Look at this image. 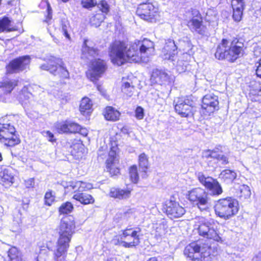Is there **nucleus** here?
Instances as JSON below:
<instances>
[{
  "label": "nucleus",
  "instance_id": "8fccbe9b",
  "mask_svg": "<svg viewBox=\"0 0 261 261\" xmlns=\"http://www.w3.org/2000/svg\"><path fill=\"white\" fill-rule=\"evenodd\" d=\"M41 5L46 6L47 7V18L49 19H50L52 17V10L50 6V4L47 0H43L41 3Z\"/></svg>",
  "mask_w": 261,
  "mask_h": 261
},
{
  "label": "nucleus",
  "instance_id": "6e6d98bb",
  "mask_svg": "<svg viewBox=\"0 0 261 261\" xmlns=\"http://www.w3.org/2000/svg\"><path fill=\"white\" fill-rule=\"evenodd\" d=\"M255 66L256 67V74L257 76L261 78V59L256 63Z\"/></svg>",
  "mask_w": 261,
  "mask_h": 261
},
{
  "label": "nucleus",
  "instance_id": "c85d7f7f",
  "mask_svg": "<svg viewBox=\"0 0 261 261\" xmlns=\"http://www.w3.org/2000/svg\"><path fill=\"white\" fill-rule=\"evenodd\" d=\"M15 133V128L10 124H0V140L1 139Z\"/></svg>",
  "mask_w": 261,
  "mask_h": 261
},
{
  "label": "nucleus",
  "instance_id": "de8ad7c7",
  "mask_svg": "<svg viewBox=\"0 0 261 261\" xmlns=\"http://www.w3.org/2000/svg\"><path fill=\"white\" fill-rule=\"evenodd\" d=\"M80 125L77 123L69 121V132L68 133H77L78 130H80Z\"/></svg>",
  "mask_w": 261,
  "mask_h": 261
},
{
  "label": "nucleus",
  "instance_id": "cd10ccee",
  "mask_svg": "<svg viewBox=\"0 0 261 261\" xmlns=\"http://www.w3.org/2000/svg\"><path fill=\"white\" fill-rule=\"evenodd\" d=\"M141 229L139 228H137L136 230H133L132 228L126 229L123 231L121 236L123 239H126L127 237L130 236L133 238L134 241H137L140 243L139 233Z\"/></svg>",
  "mask_w": 261,
  "mask_h": 261
},
{
  "label": "nucleus",
  "instance_id": "58836bf2",
  "mask_svg": "<svg viewBox=\"0 0 261 261\" xmlns=\"http://www.w3.org/2000/svg\"><path fill=\"white\" fill-rule=\"evenodd\" d=\"M48 252V248L44 247L40 249L39 253L35 255L32 261H45Z\"/></svg>",
  "mask_w": 261,
  "mask_h": 261
},
{
  "label": "nucleus",
  "instance_id": "13d9d810",
  "mask_svg": "<svg viewBox=\"0 0 261 261\" xmlns=\"http://www.w3.org/2000/svg\"><path fill=\"white\" fill-rule=\"evenodd\" d=\"M243 0H231L232 7L238 6L239 5H244Z\"/></svg>",
  "mask_w": 261,
  "mask_h": 261
},
{
  "label": "nucleus",
  "instance_id": "0eeeda50",
  "mask_svg": "<svg viewBox=\"0 0 261 261\" xmlns=\"http://www.w3.org/2000/svg\"><path fill=\"white\" fill-rule=\"evenodd\" d=\"M217 222L214 219L203 217L199 218L195 224L200 236L210 240L220 242L222 240L217 230Z\"/></svg>",
  "mask_w": 261,
  "mask_h": 261
},
{
  "label": "nucleus",
  "instance_id": "6ab92c4d",
  "mask_svg": "<svg viewBox=\"0 0 261 261\" xmlns=\"http://www.w3.org/2000/svg\"><path fill=\"white\" fill-rule=\"evenodd\" d=\"M222 147L218 146L213 150H207L203 152V156L207 159H214L219 161L223 165L228 164V157L227 155L222 154Z\"/></svg>",
  "mask_w": 261,
  "mask_h": 261
},
{
  "label": "nucleus",
  "instance_id": "f8f14e48",
  "mask_svg": "<svg viewBox=\"0 0 261 261\" xmlns=\"http://www.w3.org/2000/svg\"><path fill=\"white\" fill-rule=\"evenodd\" d=\"M136 14L141 19L150 22H155L160 17L158 8L149 3L140 4Z\"/></svg>",
  "mask_w": 261,
  "mask_h": 261
},
{
  "label": "nucleus",
  "instance_id": "f3484780",
  "mask_svg": "<svg viewBox=\"0 0 261 261\" xmlns=\"http://www.w3.org/2000/svg\"><path fill=\"white\" fill-rule=\"evenodd\" d=\"M116 147H112L109 152L108 158L106 161V169L108 172L112 175H116L119 173V169L117 167L118 161Z\"/></svg>",
  "mask_w": 261,
  "mask_h": 261
},
{
  "label": "nucleus",
  "instance_id": "bb28decb",
  "mask_svg": "<svg viewBox=\"0 0 261 261\" xmlns=\"http://www.w3.org/2000/svg\"><path fill=\"white\" fill-rule=\"evenodd\" d=\"M17 85V81L15 80H6L2 83L1 88L6 93V96L8 98L11 91Z\"/></svg>",
  "mask_w": 261,
  "mask_h": 261
},
{
  "label": "nucleus",
  "instance_id": "5fc2aeb1",
  "mask_svg": "<svg viewBox=\"0 0 261 261\" xmlns=\"http://www.w3.org/2000/svg\"><path fill=\"white\" fill-rule=\"evenodd\" d=\"M123 239V238L122 236L119 237L118 236H116L111 240V243L114 245L120 246L121 242L122 241Z\"/></svg>",
  "mask_w": 261,
  "mask_h": 261
},
{
  "label": "nucleus",
  "instance_id": "37998d69",
  "mask_svg": "<svg viewBox=\"0 0 261 261\" xmlns=\"http://www.w3.org/2000/svg\"><path fill=\"white\" fill-rule=\"evenodd\" d=\"M206 20L209 22H215L217 21V14L215 11L208 10L206 13Z\"/></svg>",
  "mask_w": 261,
  "mask_h": 261
},
{
  "label": "nucleus",
  "instance_id": "c756f323",
  "mask_svg": "<svg viewBox=\"0 0 261 261\" xmlns=\"http://www.w3.org/2000/svg\"><path fill=\"white\" fill-rule=\"evenodd\" d=\"M9 261H25L22 257L21 253L15 247H11L8 251Z\"/></svg>",
  "mask_w": 261,
  "mask_h": 261
},
{
  "label": "nucleus",
  "instance_id": "a18cd8bd",
  "mask_svg": "<svg viewBox=\"0 0 261 261\" xmlns=\"http://www.w3.org/2000/svg\"><path fill=\"white\" fill-rule=\"evenodd\" d=\"M98 7L102 13L107 14L109 11V6L107 2L105 1H101L97 4Z\"/></svg>",
  "mask_w": 261,
  "mask_h": 261
},
{
  "label": "nucleus",
  "instance_id": "69168bd1",
  "mask_svg": "<svg viewBox=\"0 0 261 261\" xmlns=\"http://www.w3.org/2000/svg\"><path fill=\"white\" fill-rule=\"evenodd\" d=\"M102 153L101 152V151L100 150H98V155L99 156H102Z\"/></svg>",
  "mask_w": 261,
  "mask_h": 261
},
{
  "label": "nucleus",
  "instance_id": "b1692460",
  "mask_svg": "<svg viewBox=\"0 0 261 261\" xmlns=\"http://www.w3.org/2000/svg\"><path fill=\"white\" fill-rule=\"evenodd\" d=\"M103 113L106 119L112 121L118 120L120 115V112L112 107H107Z\"/></svg>",
  "mask_w": 261,
  "mask_h": 261
},
{
  "label": "nucleus",
  "instance_id": "f03ea898",
  "mask_svg": "<svg viewBox=\"0 0 261 261\" xmlns=\"http://www.w3.org/2000/svg\"><path fill=\"white\" fill-rule=\"evenodd\" d=\"M75 228L73 218L67 216L62 219L59 228V238L54 258L56 261H64L66 253L69 246Z\"/></svg>",
  "mask_w": 261,
  "mask_h": 261
},
{
  "label": "nucleus",
  "instance_id": "e433bc0d",
  "mask_svg": "<svg viewBox=\"0 0 261 261\" xmlns=\"http://www.w3.org/2000/svg\"><path fill=\"white\" fill-rule=\"evenodd\" d=\"M239 190L240 192V197L246 199L250 196L251 192L248 186L245 185L240 186Z\"/></svg>",
  "mask_w": 261,
  "mask_h": 261
},
{
  "label": "nucleus",
  "instance_id": "a878e982",
  "mask_svg": "<svg viewBox=\"0 0 261 261\" xmlns=\"http://www.w3.org/2000/svg\"><path fill=\"white\" fill-rule=\"evenodd\" d=\"M237 173L234 170L225 169L223 170L220 174L219 177L224 181L230 183L237 177Z\"/></svg>",
  "mask_w": 261,
  "mask_h": 261
},
{
  "label": "nucleus",
  "instance_id": "09e8293b",
  "mask_svg": "<svg viewBox=\"0 0 261 261\" xmlns=\"http://www.w3.org/2000/svg\"><path fill=\"white\" fill-rule=\"evenodd\" d=\"M42 134L44 137L46 138L49 142H54L56 141L54 134L49 130L43 131Z\"/></svg>",
  "mask_w": 261,
  "mask_h": 261
},
{
  "label": "nucleus",
  "instance_id": "39448f33",
  "mask_svg": "<svg viewBox=\"0 0 261 261\" xmlns=\"http://www.w3.org/2000/svg\"><path fill=\"white\" fill-rule=\"evenodd\" d=\"M211 253L210 245L203 240L190 243L184 250L185 255L194 261H208Z\"/></svg>",
  "mask_w": 261,
  "mask_h": 261
},
{
  "label": "nucleus",
  "instance_id": "423d86ee",
  "mask_svg": "<svg viewBox=\"0 0 261 261\" xmlns=\"http://www.w3.org/2000/svg\"><path fill=\"white\" fill-rule=\"evenodd\" d=\"M239 209L238 200L230 197L219 199L215 206L216 215L226 220L236 215Z\"/></svg>",
  "mask_w": 261,
  "mask_h": 261
},
{
  "label": "nucleus",
  "instance_id": "4d7b16f0",
  "mask_svg": "<svg viewBox=\"0 0 261 261\" xmlns=\"http://www.w3.org/2000/svg\"><path fill=\"white\" fill-rule=\"evenodd\" d=\"M25 186L27 188L33 187L35 184L34 179L31 178L25 180Z\"/></svg>",
  "mask_w": 261,
  "mask_h": 261
},
{
  "label": "nucleus",
  "instance_id": "412c9836",
  "mask_svg": "<svg viewBox=\"0 0 261 261\" xmlns=\"http://www.w3.org/2000/svg\"><path fill=\"white\" fill-rule=\"evenodd\" d=\"M168 74L164 71L158 69H154L152 71L150 76V82L152 85L166 84L169 81Z\"/></svg>",
  "mask_w": 261,
  "mask_h": 261
},
{
  "label": "nucleus",
  "instance_id": "49530a36",
  "mask_svg": "<svg viewBox=\"0 0 261 261\" xmlns=\"http://www.w3.org/2000/svg\"><path fill=\"white\" fill-rule=\"evenodd\" d=\"M81 4L84 8H90L97 5L96 0H82Z\"/></svg>",
  "mask_w": 261,
  "mask_h": 261
},
{
  "label": "nucleus",
  "instance_id": "603ef678",
  "mask_svg": "<svg viewBox=\"0 0 261 261\" xmlns=\"http://www.w3.org/2000/svg\"><path fill=\"white\" fill-rule=\"evenodd\" d=\"M139 244V243L137 241L135 242L133 241L130 242H126L125 241L122 240V241L121 242L120 246H123L125 248H130L136 246L138 245Z\"/></svg>",
  "mask_w": 261,
  "mask_h": 261
},
{
  "label": "nucleus",
  "instance_id": "338daca9",
  "mask_svg": "<svg viewBox=\"0 0 261 261\" xmlns=\"http://www.w3.org/2000/svg\"><path fill=\"white\" fill-rule=\"evenodd\" d=\"M107 261H116V260L114 258H111L108 259Z\"/></svg>",
  "mask_w": 261,
  "mask_h": 261
},
{
  "label": "nucleus",
  "instance_id": "864d4df0",
  "mask_svg": "<svg viewBox=\"0 0 261 261\" xmlns=\"http://www.w3.org/2000/svg\"><path fill=\"white\" fill-rule=\"evenodd\" d=\"M156 233L155 236L156 237H161L163 235H164L165 233V229L164 228V225L162 224H159L158 227L156 228L155 230Z\"/></svg>",
  "mask_w": 261,
  "mask_h": 261
},
{
  "label": "nucleus",
  "instance_id": "c03bdc74",
  "mask_svg": "<svg viewBox=\"0 0 261 261\" xmlns=\"http://www.w3.org/2000/svg\"><path fill=\"white\" fill-rule=\"evenodd\" d=\"M55 201V196L53 194V192L51 191L47 192L45 193L44 196V201L45 204L48 206H50L52 204L53 202Z\"/></svg>",
  "mask_w": 261,
  "mask_h": 261
},
{
  "label": "nucleus",
  "instance_id": "0e129e2a",
  "mask_svg": "<svg viewBox=\"0 0 261 261\" xmlns=\"http://www.w3.org/2000/svg\"><path fill=\"white\" fill-rule=\"evenodd\" d=\"M148 261H159L156 257H151L150 258Z\"/></svg>",
  "mask_w": 261,
  "mask_h": 261
},
{
  "label": "nucleus",
  "instance_id": "5701e85b",
  "mask_svg": "<svg viewBox=\"0 0 261 261\" xmlns=\"http://www.w3.org/2000/svg\"><path fill=\"white\" fill-rule=\"evenodd\" d=\"M14 177L11 171L4 169L0 172V184L8 186L14 182Z\"/></svg>",
  "mask_w": 261,
  "mask_h": 261
},
{
  "label": "nucleus",
  "instance_id": "473e14b6",
  "mask_svg": "<svg viewBox=\"0 0 261 261\" xmlns=\"http://www.w3.org/2000/svg\"><path fill=\"white\" fill-rule=\"evenodd\" d=\"M61 31L64 36L70 39V35L69 32L70 30V27L69 21L66 19H62L61 21Z\"/></svg>",
  "mask_w": 261,
  "mask_h": 261
},
{
  "label": "nucleus",
  "instance_id": "4c0bfd02",
  "mask_svg": "<svg viewBox=\"0 0 261 261\" xmlns=\"http://www.w3.org/2000/svg\"><path fill=\"white\" fill-rule=\"evenodd\" d=\"M73 208V207L71 203L66 202L61 205L59 208V212L60 214H67L71 212Z\"/></svg>",
  "mask_w": 261,
  "mask_h": 261
},
{
  "label": "nucleus",
  "instance_id": "6e6552de",
  "mask_svg": "<svg viewBox=\"0 0 261 261\" xmlns=\"http://www.w3.org/2000/svg\"><path fill=\"white\" fill-rule=\"evenodd\" d=\"M67 188L74 191L73 198L82 204H88L94 203V199L91 195L83 193V191L91 189L93 188L91 184L82 181H71L69 182V185L67 186Z\"/></svg>",
  "mask_w": 261,
  "mask_h": 261
},
{
  "label": "nucleus",
  "instance_id": "680f3d73",
  "mask_svg": "<svg viewBox=\"0 0 261 261\" xmlns=\"http://www.w3.org/2000/svg\"><path fill=\"white\" fill-rule=\"evenodd\" d=\"M252 261H261V251L259 252L252 258Z\"/></svg>",
  "mask_w": 261,
  "mask_h": 261
},
{
  "label": "nucleus",
  "instance_id": "774afa93",
  "mask_svg": "<svg viewBox=\"0 0 261 261\" xmlns=\"http://www.w3.org/2000/svg\"><path fill=\"white\" fill-rule=\"evenodd\" d=\"M64 3H66L67 2H68L69 0H61Z\"/></svg>",
  "mask_w": 261,
  "mask_h": 261
},
{
  "label": "nucleus",
  "instance_id": "ea45409f",
  "mask_svg": "<svg viewBox=\"0 0 261 261\" xmlns=\"http://www.w3.org/2000/svg\"><path fill=\"white\" fill-rule=\"evenodd\" d=\"M69 121L60 122L56 124V127L59 133H68Z\"/></svg>",
  "mask_w": 261,
  "mask_h": 261
},
{
  "label": "nucleus",
  "instance_id": "c9c22d12",
  "mask_svg": "<svg viewBox=\"0 0 261 261\" xmlns=\"http://www.w3.org/2000/svg\"><path fill=\"white\" fill-rule=\"evenodd\" d=\"M139 163L140 167L145 172L148 168V162L147 156L144 153H141L139 156Z\"/></svg>",
  "mask_w": 261,
  "mask_h": 261
},
{
  "label": "nucleus",
  "instance_id": "9b49d317",
  "mask_svg": "<svg viewBox=\"0 0 261 261\" xmlns=\"http://www.w3.org/2000/svg\"><path fill=\"white\" fill-rule=\"evenodd\" d=\"M40 68L48 71L54 75L59 74L61 77L64 79H68L69 77V73L64 66L62 59L54 56H50L47 59V63L42 65Z\"/></svg>",
  "mask_w": 261,
  "mask_h": 261
},
{
  "label": "nucleus",
  "instance_id": "2eb2a0df",
  "mask_svg": "<svg viewBox=\"0 0 261 261\" xmlns=\"http://www.w3.org/2000/svg\"><path fill=\"white\" fill-rule=\"evenodd\" d=\"M171 198L166 201L164 205V209L166 214L170 218H177L181 217L185 213V208L181 206L178 202Z\"/></svg>",
  "mask_w": 261,
  "mask_h": 261
},
{
  "label": "nucleus",
  "instance_id": "4be33fe9",
  "mask_svg": "<svg viewBox=\"0 0 261 261\" xmlns=\"http://www.w3.org/2000/svg\"><path fill=\"white\" fill-rule=\"evenodd\" d=\"M132 190L129 188L120 189L112 188L110 189L109 195L110 197L119 199H125L130 196Z\"/></svg>",
  "mask_w": 261,
  "mask_h": 261
},
{
  "label": "nucleus",
  "instance_id": "a19ab883",
  "mask_svg": "<svg viewBox=\"0 0 261 261\" xmlns=\"http://www.w3.org/2000/svg\"><path fill=\"white\" fill-rule=\"evenodd\" d=\"M129 176L131 181L134 183H137L139 180V176L137 172L136 166H131L129 168Z\"/></svg>",
  "mask_w": 261,
  "mask_h": 261
},
{
  "label": "nucleus",
  "instance_id": "f257e3e1",
  "mask_svg": "<svg viewBox=\"0 0 261 261\" xmlns=\"http://www.w3.org/2000/svg\"><path fill=\"white\" fill-rule=\"evenodd\" d=\"M154 51V43L145 39L128 44L126 42L116 40L109 47V55L114 64L121 66L126 62L147 63Z\"/></svg>",
  "mask_w": 261,
  "mask_h": 261
},
{
  "label": "nucleus",
  "instance_id": "dca6fc26",
  "mask_svg": "<svg viewBox=\"0 0 261 261\" xmlns=\"http://www.w3.org/2000/svg\"><path fill=\"white\" fill-rule=\"evenodd\" d=\"M30 63L29 56L19 57L10 62L7 66V71L10 73L23 71L27 68Z\"/></svg>",
  "mask_w": 261,
  "mask_h": 261
},
{
  "label": "nucleus",
  "instance_id": "79ce46f5",
  "mask_svg": "<svg viewBox=\"0 0 261 261\" xmlns=\"http://www.w3.org/2000/svg\"><path fill=\"white\" fill-rule=\"evenodd\" d=\"M134 87L128 82L124 83L122 86V91L128 96H131L134 92Z\"/></svg>",
  "mask_w": 261,
  "mask_h": 261
},
{
  "label": "nucleus",
  "instance_id": "9d476101",
  "mask_svg": "<svg viewBox=\"0 0 261 261\" xmlns=\"http://www.w3.org/2000/svg\"><path fill=\"white\" fill-rule=\"evenodd\" d=\"M187 198L201 211H206L209 208L208 194L201 188H195L188 191Z\"/></svg>",
  "mask_w": 261,
  "mask_h": 261
},
{
  "label": "nucleus",
  "instance_id": "052dcab7",
  "mask_svg": "<svg viewBox=\"0 0 261 261\" xmlns=\"http://www.w3.org/2000/svg\"><path fill=\"white\" fill-rule=\"evenodd\" d=\"M77 133H79L84 136H86L88 134V130L85 128H82L80 126V130H78Z\"/></svg>",
  "mask_w": 261,
  "mask_h": 261
},
{
  "label": "nucleus",
  "instance_id": "3c124183",
  "mask_svg": "<svg viewBox=\"0 0 261 261\" xmlns=\"http://www.w3.org/2000/svg\"><path fill=\"white\" fill-rule=\"evenodd\" d=\"M144 110L141 107H138L135 111V117L138 120H141L144 118Z\"/></svg>",
  "mask_w": 261,
  "mask_h": 261
},
{
  "label": "nucleus",
  "instance_id": "7ed1b4c3",
  "mask_svg": "<svg viewBox=\"0 0 261 261\" xmlns=\"http://www.w3.org/2000/svg\"><path fill=\"white\" fill-rule=\"evenodd\" d=\"M98 55V50L94 47L93 43L88 40H85L82 48V58L91 60V69L87 72V76L94 82L101 76L106 69V63L100 59L92 60Z\"/></svg>",
  "mask_w": 261,
  "mask_h": 261
},
{
  "label": "nucleus",
  "instance_id": "72a5a7b5",
  "mask_svg": "<svg viewBox=\"0 0 261 261\" xmlns=\"http://www.w3.org/2000/svg\"><path fill=\"white\" fill-rule=\"evenodd\" d=\"M105 18V16L101 13H97L90 19V22L92 25L97 27L100 25V24L103 21Z\"/></svg>",
  "mask_w": 261,
  "mask_h": 261
},
{
  "label": "nucleus",
  "instance_id": "a211bd4d",
  "mask_svg": "<svg viewBox=\"0 0 261 261\" xmlns=\"http://www.w3.org/2000/svg\"><path fill=\"white\" fill-rule=\"evenodd\" d=\"M192 12L195 16L188 21V27L193 32L195 31L199 34L204 35L206 32V28L202 24V18L197 11L194 10Z\"/></svg>",
  "mask_w": 261,
  "mask_h": 261
},
{
  "label": "nucleus",
  "instance_id": "e2e57ef3",
  "mask_svg": "<svg viewBox=\"0 0 261 261\" xmlns=\"http://www.w3.org/2000/svg\"><path fill=\"white\" fill-rule=\"evenodd\" d=\"M97 89L102 94H105V91H102V88L100 86H97Z\"/></svg>",
  "mask_w": 261,
  "mask_h": 261
},
{
  "label": "nucleus",
  "instance_id": "bf43d9fd",
  "mask_svg": "<svg viewBox=\"0 0 261 261\" xmlns=\"http://www.w3.org/2000/svg\"><path fill=\"white\" fill-rule=\"evenodd\" d=\"M10 97V95L8 98H7V96H6V93L4 91L3 94H0V101L4 102H7L9 101Z\"/></svg>",
  "mask_w": 261,
  "mask_h": 261
},
{
  "label": "nucleus",
  "instance_id": "393cba45",
  "mask_svg": "<svg viewBox=\"0 0 261 261\" xmlns=\"http://www.w3.org/2000/svg\"><path fill=\"white\" fill-rule=\"evenodd\" d=\"M0 141L5 146L9 147L14 146L20 142L19 138L15 133H12L11 135H8L7 137L1 139Z\"/></svg>",
  "mask_w": 261,
  "mask_h": 261
},
{
  "label": "nucleus",
  "instance_id": "7c9ffc66",
  "mask_svg": "<svg viewBox=\"0 0 261 261\" xmlns=\"http://www.w3.org/2000/svg\"><path fill=\"white\" fill-rule=\"evenodd\" d=\"M92 107V103L91 100L88 97L83 98L80 103V110L83 114L87 112L88 113Z\"/></svg>",
  "mask_w": 261,
  "mask_h": 261
},
{
  "label": "nucleus",
  "instance_id": "aec40b11",
  "mask_svg": "<svg viewBox=\"0 0 261 261\" xmlns=\"http://www.w3.org/2000/svg\"><path fill=\"white\" fill-rule=\"evenodd\" d=\"M177 47L174 41L171 39L166 41L165 45L163 48V58L164 59L174 60V57L176 54Z\"/></svg>",
  "mask_w": 261,
  "mask_h": 261
},
{
  "label": "nucleus",
  "instance_id": "2f4dec72",
  "mask_svg": "<svg viewBox=\"0 0 261 261\" xmlns=\"http://www.w3.org/2000/svg\"><path fill=\"white\" fill-rule=\"evenodd\" d=\"M11 21L7 17H4L0 19V33L5 31L9 32L14 30L13 28H10Z\"/></svg>",
  "mask_w": 261,
  "mask_h": 261
},
{
  "label": "nucleus",
  "instance_id": "ddd939ff",
  "mask_svg": "<svg viewBox=\"0 0 261 261\" xmlns=\"http://www.w3.org/2000/svg\"><path fill=\"white\" fill-rule=\"evenodd\" d=\"M199 181L213 195H219L222 193L223 190L218 181L208 176H205L202 172L196 173Z\"/></svg>",
  "mask_w": 261,
  "mask_h": 261
},
{
  "label": "nucleus",
  "instance_id": "4468645a",
  "mask_svg": "<svg viewBox=\"0 0 261 261\" xmlns=\"http://www.w3.org/2000/svg\"><path fill=\"white\" fill-rule=\"evenodd\" d=\"M219 108L218 96L212 93L205 95L202 99L201 113L210 115Z\"/></svg>",
  "mask_w": 261,
  "mask_h": 261
},
{
  "label": "nucleus",
  "instance_id": "1a4fd4ad",
  "mask_svg": "<svg viewBox=\"0 0 261 261\" xmlns=\"http://www.w3.org/2000/svg\"><path fill=\"white\" fill-rule=\"evenodd\" d=\"M174 104L175 112L181 117H192L196 111L192 96L177 97Z\"/></svg>",
  "mask_w": 261,
  "mask_h": 261
},
{
  "label": "nucleus",
  "instance_id": "20e7f679",
  "mask_svg": "<svg viewBox=\"0 0 261 261\" xmlns=\"http://www.w3.org/2000/svg\"><path fill=\"white\" fill-rule=\"evenodd\" d=\"M245 48L244 43L237 39L231 41L223 39L217 47L215 56L218 60L233 63L244 55Z\"/></svg>",
  "mask_w": 261,
  "mask_h": 261
},
{
  "label": "nucleus",
  "instance_id": "f704fd0d",
  "mask_svg": "<svg viewBox=\"0 0 261 261\" xmlns=\"http://www.w3.org/2000/svg\"><path fill=\"white\" fill-rule=\"evenodd\" d=\"M233 9L232 17L236 21H240L242 17L244 5L232 7Z\"/></svg>",
  "mask_w": 261,
  "mask_h": 261
}]
</instances>
